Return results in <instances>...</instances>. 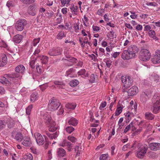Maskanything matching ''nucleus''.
<instances>
[{
  "label": "nucleus",
  "instance_id": "obj_1",
  "mask_svg": "<svg viewBox=\"0 0 160 160\" xmlns=\"http://www.w3.org/2000/svg\"><path fill=\"white\" fill-rule=\"evenodd\" d=\"M43 119L46 125H48L49 132H52L57 130L58 128L56 125L55 122L52 120L51 117L50 115H48L47 113L43 115ZM45 133L50 139H56L59 134V132L58 131L52 133L48 131H46Z\"/></svg>",
  "mask_w": 160,
  "mask_h": 160
},
{
  "label": "nucleus",
  "instance_id": "obj_2",
  "mask_svg": "<svg viewBox=\"0 0 160 160\" xmlns=\"http://www.w3.org/2000/svg\"><path fill=\"white\" fill-rule=\"evenodd\" d=\"M138 51L137 47L132 45L128 47L127 50H124L122 54V58L124 60H129L135 57L136 54Z\"/></svg>",
  "mask_w": 160,
  "mask_h": 160
},
{
  "label": "nucleus",
  "instance_id": "obj_3",
  "mask_svg": "<svg viewBox=\"0 0 160 160\" xmlns=\"http://www.w3.org/2000/svg\"><path fill=\"white\" fill-rule=\"evenodd\" d=\"M25 68L22 65H20L18 66L15 68V72H13L11 74H7L6 76L9 78L10 79L12 78L13 79L14 78H19L20 76V74H22L24 72Z\"/></svg>",
  "mask_w": 160,
  "mask_h": 160
},
{
  "label": "nucleus",
  "instance_id": "obj_4",
  "mask_svg": "<svg viewBox=\"0 0 160 160\" xmlns=\"http://www.w3.org/2000/svg\"><path fill=\"white\" fill-rule=\"evenodd\" d=\"M153 103L151 110L154 113H157L160 110V97L155 95L152 100Z\"/></svg>",
  "mask_w": 160,
  "mask_h": 160
},
{
  "label": "nucleus",
  "instance_id": "obj_5",
  "mask_svg": "<svg viewBox=\"0 0 160 160\" xmlns=\"http://www.w3.org/2000/svg\"><path fill=\"white\" fill-rule=\"evenodd\" d=\"M60 105L61 103L58 100L52 98L49 101L48 109L50 111H54L57 110L60 106Z\"/></svg>",
  "mask_w": 160,
  "mask_h": 160
},
{
  "label": "nucleus",
  "instance_id": "obj_6",
  "mask_svg": "<svg viewBox=\"0 0 160 160\" xmlns=\"http://www.w3.org/2000/svg\"><path fill=\"white\" fill-rule=\"evenodd\" d=\"M151 53L147 49H142L139 52V56L140 60L143 61H148L150 59Z\"/></svg>",
  "mask_w": 160,
  "mask_h": 160
},
{
  "label": "nucleus",
  "instance_id": "obj_7",
  "mask_svg": "<svg viewBox=\"0 0 160 160\" xmlns=\"http://www.w3.org/2000/svg\"><path fill=\"white\" fill-rule=\"evenodd\" d=\"M27 24V21L24 19L18 20L15 24V26L16 29L18 31H22L24 27Z\"/></svg>",
  "mask_w": 160,
  "mask_h": 160
},
{
  "label": "nucleus",
  "instance_id": "obj_8",
  "mask_svg": "<svg viewBox=\"0 0 160 160\" xmlns=\"http://www.w3.org/2000/svg\"><path fill=\"white\" fill-rule=\"evenodd\" d=\"M136 146H137L138 148L137 150L138 151L146 153L148 148V147L147 145L145 144L142 145L141 144L138 143L136 141L133 143L131 147V148H132Z\"/></svg>",
  "mask_w": 160,
  "mask_h": 160
},
{
  "label": "nucleus",
  "instance_id": "obj_9",
  "mask_svg": "<svg viewBox=\"0 0 160 160\" xmlns=\"http://www.w3.org/2000/svg\"><path fill=\"white\" fill-rule=\"evenodd\" d=\"M62 52V48L59 47H55L50 50L48 54L51 56H56L61 55Z\"/></svg>",
  "mask_w": 160,
  "mask_h": 160
},
{
  "label": "nucleus",
  "instance_id": "obj_10",
  "mask_svg": "<svg viewBox=\"0 0 160 160\" xmlns=\"http://www.w3.org/2000/svg\"><path fill=\"white\" fill-rule=\"evenodd\" d=\"M65 57L67 58V59H65V60L67 61V62L65 63L67 66H72L78 62L77 58L72 57L70 55H65Z\"/></svg>",
  "mask_w": 160,
  "mask_h": 160
},
{
  "label": "nucleus",
  "instance_id": "obj_11",
  "mask_svg": "<svg viewBox=\"0 0 160 160\" xmlns=\"http://www.w3.org/2000/svg\"><path fill=\"white\" fill-rule=\"evenodd\" d=\"M5 75V77H0V82H1L3 84H5L7 85H11V82H15L16 80H17L15 78L13 79L12 78H11L10 79H9V78L7 77L6 75Z\"/></svg>",
  "mask_w": 160,
  "mask_h": 160
},
{
  "label": "nucleus",
  "instance_id": "obj_12",
  "mask_svg": "<svg viewBox=\"0 0 160 160\" xmlns=\"http://www.w3.org/2000/svg\"><path fill=\"white\" fill-rule=\"evenodd\" d=\"M38 8L35 4L30 5L28 8V13L30 15L35 16L37 12Z\"/></svg>",
  "mask_w": 160,
  "mask_h": 160
},
{
  "label": "nucleus",
  "instance_id": "obj_13",
  "mask_svg": "<svg viewBox=\"0 0 160 160\" xmlns=\"http://www.w3.org/2000/svg\"><path fill=\"white\" fill-rule=\"evenodd\" d=\"M138 91V87L135 86H133L128 90L127 92L129 96H133L136 95Z\"/></svg>",
  "mask_w": 160,
  "mask_h": 160
},
{
  "label": "nucleus",
  "instance_id": "obj_14",
  "mask_svg": "<svg viewBox=\"0 0 160 160\" xmlns=\"http://www.w3.org/2000/svg\"><path fill=\"white\" fill-rule=\"evenodd\" d=\"M35 137L37 143L40 145H43L44 143V139L41 135L39 133L35 134Z\"/></svg>",
  "mask_w": 160,
  "mask_h": 160
},
{
  "label": "nucleus",
  "instance_id": "obj_15",
  "mask_svg": "<svg viewBox=\"0 0 160 160\" xmlns=\"http://www.w3.org/2000/svg\"><path fill=\"white\" fill-rule=\"evenodd\" d=\"M12 136L17 141L19 142H21L23 138L22 134L20 132L12 133Z\"/></svg>",
  "mask_w": 160,
  "mask_h": 160
},
{
  "label": "nucleus",
  "instance_id": "obj_16",
  "mask_svg": "<svg viewBox=\"0 0 160 160\" xmlns=\"http://www.w3.org/2000/svg\"><path fill=\"white\" fill-rule=\"evenodd\" d=\"M22 144L26 147H31L32 145L31 141L29 137L26 136L23 137Z\"/></svg>",
  "mask_w": 160,
  "mask_h": 160
},
{
  "label": "nucleus",
  "instance_id": "obj_17",
  "mask_svg": "<svg viewBox=\"0 0 160 160\" xmlns=\"http://www.w3.org/2000/svg\"><path fill=\"white\" fill-rule=\"evenodd\" d=\"M150 148L152 150L157 151L160 149V143H152L149 145Z\"/></svg>",
  "mask_w": 160,
  "mask_h": 160
},
{
  "label": "nucleus",
  "instance_id": "obj_18",
  "mask_svg": "<svg viewBox=\"0 0 160 160\" xmlns=\"http://www.w3.org/2000/svg\"><path fill=\"white\" fill-rule=\"evenodd\" d=\"M133 80L130 77L128 76L127 81L125 82L123 85V87L126 88H127L132 85Z\"/></svg>",
  "mask_w": 160,
  "mask_h": 160
},
{
  "label": "nucleus",
  "instance_id": "obj_19",
  "mask_svg": "<svg viewBox=\"0 0 160 160\" xmlns=\"http://www.w3.org/2000/svg\"><path fill=\"white\" fill-rule=\"evenodd\" d=\"M58 156L60 157H64L66 155V151L63 148H58L57 152Z\"/></svg>",
  "mask_w": 160,
  "mask_h": 160
},
{
  "label": "nucleus",
  "instance_id": "obj_20",
  "mask_svg": "<svg viewBox=\"0 0 160 160\" xmlns=\"http://www.w3.org/2000/svg\"><path fill=\"white\" fill-rule=\"evenodd\" d=\"M54 83L57 85V87L59 89L64 88V87L65 86V84L62 81L56 80L54 81Z\"/></svg>",
  "mask_w": 160,
  "mask_h": 160
},
{
  "label": "nucleus",
  "instance_id": "obj_21",
  "mask_svg": "<svg viewBox=\"0 0 160 160\" xmlns=\"http://www.w3.org/2000/svg\"><path fill=\"white\" fill-rule=\"evenodd\" d=\"M22 39V36L20 34H17L13 38V41L16 43H20Z\"/></svg>",
  "mask_w": 160,
  "mask_h": 160
},
{
  "label": "nucleus",
  "instance_id": "obj_22",
  "mask_svg": "<svg viewBox=\"0 0 160 160\" xmlns=\"http://www.w3.org/2000/svg\"><path fill=\"white\" fill-rule=\"evenodd\" d=\"M7 62V58L5 55L2 56V59L0 60V67L3 66Z\"/></svg>",
  "mask_w": 160,
  "mask_h": 160
},
{
  "label": "nucleus",
  "instance_id": "obj_23",
  "mask_svg": "<svg viewBox=\"0 0 160 160\" xmlns=\"http://www.w3.org/2000/svg\"><path fill=\"white\" fill-rule=\"evenodd\" d=\"M148 98V96L144 92L142 93L141 95L140 100L141 101L143 102H145Z\"/></svg>",
  "mask_w": 160,
  "mask_h": 160
},
{
  "label": "nucleus",
  "instance_id": "obj_24",
  "mask_svg": "<svg viewBox=\"0 0 160 160\" xmlns=\"http://www.w3.org/2000/svg\"><path fill=\"white\" fill-rule=\"evenodd\" d=\"M160 57L156 54L153 58H152L151 60L154 63H159L160 62Z\"/></svg>",
  "mask_w": 160,
  "mask_h": 160
},
{
  "label": "nucleus",
  "instance_id": "obj_25",
  "mask_svg": "<svg viewBox=\"0 0 160 160\" xmlns=\"http://www.w3.org/2000/svg\"><path fill=\"white\" fill-rule=\"evenodd\" d=\"M145 118L148 120H152L155 117L154 115L148 112H146L145 113Z\"/></svg>",
  "mask_w": 160,
  "mask_h": 160
},
{
  "label": "nucleus",
  "instance_id": "obj_26",
  "mask_svg": "<svg viewBox=\"0 0 160 160\" xmlns=\"http://www.w3.org/2000/svg\"><path fill=\"white\" fill-rule=\"evenodd\" d=\"M68 123L70 125L76 126L78 123V121L75 118H72L68 121Z\"/></svg>",
  "mask_w": 160,
  "mask_h": 160
},
{
  "label": "nucleus",
  "instance_id": "obj_27",
  "mask_svg": "<svg viewBox=\"0 0 160 160\" xmlns=\"http://www.w3.org/2000/svg\"><path fill=\"white\" fill-rule=\"evenodd\" d=\"M146 153L138 151V150H137L135 152L136 156L140 158H143L145 156V154Z\"/></svg>",
  "mask_w": 160,
  "mask_h": 160
},
{
  "label": "nucleus",
  "instance_id": "obj_28",
  "mask_svg": "<svg viewBox=\"0 0 160 160\" xmlns=\"http://www.w3.org/2000/svg\"><path fill=\"white\" fill-rule=\"evenodd\" d=\"M76 106V105L75 104L69 103H67L65 105L66 108L72 110L74 109Z\"/></svg>",
  "mask_w": 160,
  "mask_h": 160
},
{
  "label": "nucleus",
  "instance_id": "obj_29",
  "mask_svg": "<svg viewBox=\"0 0 160 160\" xmlns=\"http://www.w3.org/2000/svg\"><path fill=\"white\" fill-rule=\"evenodd\" d=\"M8 122L5 120H0V130H2L5 127Z\"/></svg>",
  "mask_w": 160,
  "mask_h": 160
},
{
  "label": "nucleus",
  "instance_id": "obj_30",
  "mask_svg": "<svg viewBox=\"0 0 160 160\" xmlns=\"http://www.w3.org/2000/svg\"><path fill=\"white\" fill-rule=\"evenodd\" d=\"M149 36L154 39L158 40V38L155 36V33L153 30H150L148 32Z\"/></svg>",
  "mask_w": 160,
  "mask_h": 160
},
{
  "label": "nucleus",
  "instance_id": "obj_31",
  "mask_svg": "<svg viewBox=\"0 0 160 160\" xmlns=\"http://www.w3.org/2000/svg\"><path fill=\"white\" fill-rule=\"evenodd\" d=\"M75 69L74 68H72L67 71L65 75L67 77L69 76L72 77V76L71 75V74L74 73L75 72Z\"/></svg>",
  "mask_w": 160,
  "mask_h": 160
},
{
  "label": "nucleus",
  "instance_id": "obj_32",
  "mask_svg": "<svg viewBox=\"0 0 160 160\" xmlns=\"http://www.w3.org/2000/svg\"><path fill=\"white\" fill-rule=\"evenodd\" d=\"M99 159L100 160H108V154H102L100 156Z\"/></svg>",
  "mask_w": 160,
  "mask_h": 160
},
{
  "label": "nucleus",
  "instance_id": "obj_33",
  "mask_svg": "<svg viewBox=\"0 0 160 160\" xmlns=\"http://www.w3.org/2000/svg\"><path fill=\"white\" fill-rule=\"evenodd\" d=\"M78 83V81L74 80L71 81L69 83V84L71 87H74L76 86Z\"/></svg>",
  "mask_w": 160,
  "mask_h": 160
},
{
  "label": "nucleus",
  "instance_id": "obj_34",
  "mask_svg": "<svg viewBox=\"0 0 160 160\" xmlns=\"http://www.w3.org/2000/svg\"><path fill=\"white\" fill-rule=\"evenodd\" d=\"M33 157L32 155L30 153L24 156L23 160H32Z\"/></svg>",
  "mask_w": 160,
  "mask_h": 160
},
{
  "label": "nucleus",
  "instance_id": "obj_35",
  "mask_svg": "<svg viewBox=\"0 0 160 160\" xmlns=\"http://www.w3.org/2000/svg\"><path fill=\"white\" fill-rule=\"evenodd\" d=\"M38 95L36 93H32L31 96V101L34 102L37 98Z\"/></svg>",
  "mask_w": 160,
  "mask_h": 160
},
{
  "label": "nucleus",
  "instance_id": "obj_36",
  "mask_svg": "<svg viewBox=\"0 0 160 160\" xmlns=\"http://www.w3.org/2000/svg\"><path fill=\"white\" fill-rule=\"evenodd\" d=\"M142 129V128H141L139 129H137L136 130L134 131V132L132 133V136L133 137L139 134Z\"/></svg>",
  "mask_w": 160,
  "mask_h": 160
},
{
  "label": "nucleus",
  "instance_id": "obj_37",
  "mask_svg": "<svg viewBox=\"0 0 160 160\" xmlns=\"http://www.w3.org/2000/svg\"><path fill=\"white\" fill-rule=\"evenodd\" d=\"M48 59L47 56H43L41 59L42 62L43 64H46L48 62Z\"/></svg>",
  "mask_w": 160,
  "mask_h": 160
},
{
  "label": "nucleus",
  "instance_id": "obj_38",
  "mask_svg": "<svg viewBox=\"0 0 160 160\" xmlns=\"http://www.w3.org/2000/svg\"><path fill=\"white\" fill-rule=\"evenodd\" d=\"M64 32L61 31L59 32L57 36V38L59 39H62L63 37H65Z\"/></svg>",
  "mask_w": 160,
  "mask_h": 160
},
{
  "label": "nucleus",
  "instance_id": "obj_39",
  "mask_svg": "<svg viewBox=\"0 0 160 160\" xmlns=\"http://www.w3.org/2000/svg\"><path fill=\"white\" fill-rule=\"evenodd\" d=\"M74 130V128L72 126H68L65 129L66 131L68 133H71Z\"/></svg>",
  "mask_w": 160,
  "mask_h": 160
},
{
  "label": "nucleus",
  "instance_id": "obj_40",
  "mask_svg": "<svg viewBox=\"0 0 160 160\" xmlns=\"http://www.w3.org/2000/svg\"><path fill=\"white\" fill-rule=\"evenodd\" d=\"M122 108L121 107H119L117 109L115 112V116H117L119 115L122 112Z\"/></svg>",
  "mask_w": 160,
  "mask_h": 160
},
{
  "label": "nucleus",
  "instance_id": "obj_41",
  "mask_svg": "<svg viewBox=\"0 0 160 160\" xmlns=\"http://www.w3.org/2000/svg\"><path fill=\"white\" fill-rule=\"evenodd\" d=\"M23 3L25 4H30L34 2L35 0H20Z\"/></svg>",
  "mask_w": 160,
  "mask_h": 160
},
{
  "label": "nucleus",
  "instance_id": "obj_42",
  "mask_svg": "<svg viewBox=\"0 0 160 160\" xmlns=\"http://www.w3.org/2000/svg\"><path fill=\"white\" fill-rule=\"evenodd\" d=\"M78 7L76 6L75 7L74 6H72L70 8V9L72 12H74V14L75 15H77V10L78 9Z\"/></svg>",
  "mask_w": 160,
  "mask_h": 160
},
{
  "label": "nucleus",
  "instance_id": "obj_43",
  "mask_svg": "<svg viewBox=\"0 0 160 160\" xmlns=\"http://www.w3.org/2000/svg\"><path fill=\"white\" fill-rule=\"evenodd\" d=\"M44 137L45 140V143L44 145L45 148L47 149L50 142L48 141V138L46 136H44Z\"/></svg>",
  "mask_w": 160,
  "mask_h": 160
},
{
  "label": "nucleus",
  "instance_id": "obj_44",
  "mask_svg": "<svg viewBox=\"0 0 160 160\" xmlns=\"http://www.w3.org/2000/svg\"><path fill=\"white\" fill-rule=\"evenodd\" d=\"M35 59L34 60H32L30 62V66L32 68H34L35 67V63L36 60V58H35Z\"/></svg>",
  "mask_w": 160,
  "mask_h": 160
},
{
  "label": "nucleus",
  "instance_id": "obj_45",
  "mask_svg": "<svg viewBox=\"0 0 160 160\" xmlns=\"http://www.w3.org/2000/svg\"><path fill=\"white\" fill-rule=\"evenodd\" d=\"M32 108V106L30 105L28 106L26 109V113L27 115H30V111Z\"/></svg>",
  "mask_w": 160,
  "mask_h": 160
},
{
  "label": "nucleus",
  "instance_id": "obj_46",
  "mask_svg": "<svg viewBox=\"0 0 160 160\" xmlns=\"http://www.w3.org/2000/svg\"><path fill=\"white\" fill-rule=\"evenodd\" d=\"M68 139L72 142H75L77 140L76 138L73 136H68Z\"/></svg>",
  "mask_w": 160,
  "mask_h": 160
},
{
  "label": "nucleus",
  "instance_id": "obj_47",
  "mask_svg": "<svg viewBox=\"0 0 160 160\" xmlns=\"http://www.w3.org/2000/svg\"><path fill=\"white\" fill-rule=\"evenodd\" d=\"M133 124V123L132 122L128 125L127 126L125 129L124 130V132H127L131 128V126H132V125Z\"/></svg>",
  "mask_w": 160,
  "mask_h": 160
},
{
  "label": "nucleus",
  "instance_id": "obj_48",
  "mask_svg": "<svg viewBox=\"0 0 160 160\" xmlns=\"http://www.w3.org/2000/svg\"><path fill=\"white\" fill-rule=\"evenodd\" d=\"M40 40L39 38H35L33 40V44L34 46H36L37 44L39 42Z\"/></svg>",
  "mask_w": 160,
  "mask_h": 160
},
{
  "label": "nucleus",
  "instance_id": "obj_49",
  "mask_svg": "<svg viewBox=\"0 0 160 160\" xmlns=\"http://www.w3.org/2000/svg\"><path fill=\"white\" fill-rule=\"evenodd\" d=\"M7 6L9 8L11 7H12L13 6V2L11 1H8L7 3Z\"/></svg>",
  "mask_w": 160,
  "mask_h": 160
},
{
  "label": "nucleus",
  "instance_id": "obj_50",
  "mask_svg": "<svg viewBox=\"0 0 160 160\" xmlns=\"http://www.w3.org/2000/svg\"><path fill=\"white\" fill-rule=\"evenodd\" d=\"M95 78L93 74H91L89 81L91 83H93L94 82Z\"/></svg>",
  "mask_w": 160,
  "mask_h": 160
},
{
  "label": "nucleus",
  "instance_id": "obj_51",
  "mask_svg": "<svg viewBox=\"0 0 160 160\" xmlns=\"http://www.w3.org/2000/svg\"><path fill=\"white\" fill-rule=\"evenodd\" d=\"M104 12V10L103 9H99L97 12V14L99 15H102Z\"/></svg>",
  "mask_w": 160,
  "mask_h": 160
},
{
  "label": "nucleus",
  "instance_id": "obj_52",
  "mask_svg": "<svg viewBox=\"0 0 160 160\" xmlns=\"http://www.w3.org/2000/svg\"><path fill=\"white\" fill-rule=\"evenodd\" d=\"M41 89L42 91L44 90L48 87V85L47 84H44L40 86Z\"/></svg>",
  "mask_w": 160,
  "mask_h": 160
},
{
  "label": "nucleus",
  "instance_id": "obj_53",
  "mask_svg": "<svg viewBox=\"0 0 160 160\" xmlns=\"http://www.w3.org/2000/svg\"><path fill=\"white\" fill-rule=\"evenodd\" d=\"M64 112V110L63 108H62V106L60 107L58 112V114L60 115L62 114Z\"/></svg>",
  "mask_w": 160,
  "mask_h": 160
},
{
  "label": "nucleus",
  "instance_id": "obj_54",
  "mask_svg": "<svg viewBox=\"0 0 160 160\" xmlns=\"http://www.w3.org/2000/svg\"><path fill=\"white\" fill-rule=\"evenodd\" d=\"M86 72V70L84 69H83L79 71L78 72V74L79 75H84L85 74Z\"/></svg>",
  "mask_w": 160,
  "mask_h": 160
},
{
  "label": "nucleus",
  "instance_id": "obj_55",
  "mask_svg": "<svg viewBox=\"0 0 160 160\" xmlns=\"http://www.w3.org/2000/svg\"><path fill=\"white\" fill-rule=\"evenodd\" d=\"M92 28L93 29V30L95 31L98 32L100 30V28L98 26H95L94 25H93Z\"/></svg>",
  "mask_w": 160,
  "mask_h": 160
},
{
  "label": "nucleus",
  "instance_id": "obj_56",
  "mask_svg": "<svg viewBox=\"0 0 160 160\" xmlns=\"http://www.w3.org/2000/svg\"><path fill=\"white\" fill-rule=\"evenodd\" d=\"M128 79V77H125L124 76H122L121 77V79L122 82L124 84L125 82L127 81Z\"/></svg>",
  "mask_w": 160,
  "mask_h": 160
},
{
  "label": "nucleus",
  "instance_id": "obj_57",
  "mask_svg": "<svg viewBox=\"0 0 160 160\" xmlns=\"http://www.w3.org/2000/svg\"><path fill=\"white\" fill-rule=\"evenodd\" d=\"M40 51L39 49H37L35 50V51L34 54L36 56V58L38 57V56L37 55L38 54V53L40 52Z\"/></svg>",
  "mask_w": 160,
  "mask_h": 160
},
{
  "label": "nucleus",
  "instance_id": "obj_58",
  "mask_svg": "<svg viewBox=\"0 0 160 160\" xmlns=\"http://www.w3.org/2000/svg\"><path fill=\"white\" fill-rule=\"evenodd\" d=\"M106 63L107 67L109 68L111 65L112 62L111 61L107 60Z\"/></svg>",
  "mask_w": 160,
  "mask_h": 160
},
{
  "label": "nucleus",
  "instance_id": "obj_59",
  "mask_svg": "<svg viewBox=\"0 0 160 160\" xmlns=\"http://www.w3.org/2000/svg\"><path fill=\"white\" fill-rule=\"evenodd\" d=\"M106 105V102L105 101L103 102L102 103L99 109H101V108H104Z\"/></svg>",
  "mask_w": 160,
  "mask_h": 160
},
{
  "label": "nucleus",
  "instance_id": "obj_60",
  "mask_svg": "<svg viewBox=\"0 0 160 160\" xmlns=\"http://www.w3.org/2000/svg\"><path fill=\"white\" fill-rule=\"evenodd\" d=\"M151 29V27L149 25H147L144 27V31H148L150 30Z\"/></svg>",
  "mask_w": 160,
  "mask_h": 160
},
{
  "label": "nucleus",
  "instance_id": "obj_61",
  "mask_svg": "<svg viewBox=\"0 0 160 160\" xmlns=\"http://www.w3.org/2000/svg\"><path fill=\"white\" fill-rule=\"evenodd\" d=\"M79 25L78 24H76L74 25V28L76 32H78V30L79 29Z\"/></svg>",
  "mask_w": 160,
  "mask_h": 160
},
{
  "label": "nucleus",
  "instance_id": "obj_62",
  "mask_svg": "<svg viewBox=\"0 0 160 160\" xmlns=\"http://www.w3.org/2000/svg\"><path fill=\"white\" fill-rule=\"evenodd\" d=\"M67 146L68 148H72V144L70 142H68V143H66Z\"/></svg>",
  "mask_w": 160,
  "mask_h": 160
},
{
  "label": "nucleus",
  "instance_id": "obj_63",
  "mask_svg": "<svg viewBox=\"0 0 160 160\" xmlns=\"http://www.w3.org/2000/svg\"><path fill=\"white\" fill-rule=\"evenodd\" d=\"M136 29L138 30H141L142 29V26L140 25H138L136 27Z\"/></svg>",
  "mask_w": 160,
  "mask_h": 160
},
{
  "label": "nucleus",
  "instance_id": "obj_64",
  "mask_svg": "<svg viewBox=\"0 0 160 160\" xmlns=\"http://www.w3.org/2000/svg\"><path fill=\"white\" fill-rule=\"evenodd\" d=\"M119 52H114L112 55V57L114 58H116L119 54Z\"/></svg>",
  "mask_w": 160,
  "mask_h": 160
}]
</instances>
